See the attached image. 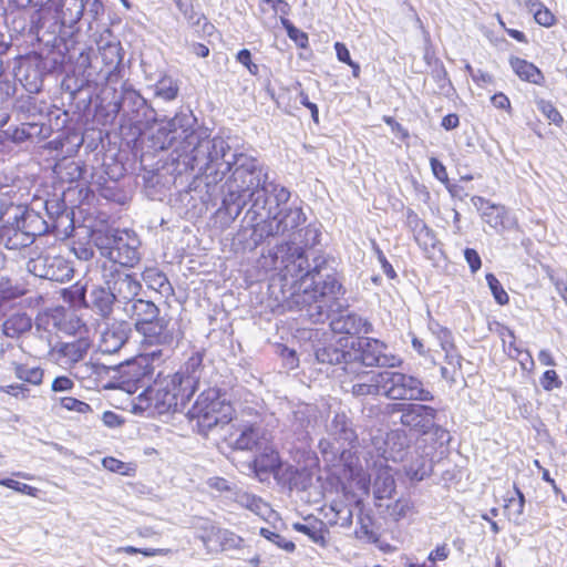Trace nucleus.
I'll return each instance as SVG.
<instances>
[{
	"label": "nucleus",
	"instance_id": "obj_1",
	"mask_svg": "<svg viewBox=\"0 0 567 567\" xmlns=\"http://www.w3.org/2000/svg\"><path fill=\"white\" fill-rule=\"evenodd\" d=\"M195 382L193 379H182L179 375L156 377L152 384L144 390V401L153 414H165L184 408L194 395Z\"/></svg>",
	"mask_w": 567,
	"mask_h": 567
},
{
	"label": "nucleus",
	"instance_id": "obj_2",
	"mask_svg": "<svg viewBox=\"0 0 567 567\" xmlns=\"http://www.w3.org/2000/svg\"><path fill=\"white\" fill-rule=\"evenodd\" d=\"M234 413L233 404L223 398L221 390L212 386L199 393L187 416L190 422H195L197 432L206 435L215 426L228 424Z\"/></svg>",
	"mask_w": 567,
	"mask_h": 567
},
{
	"label": "nucleus",
	"instance_id": "obj_3",
	"mask_svg": "<svg viewBox=\"0 0 567 567\" xmlns=\"http://www.w3.org/2000/svg\"><path fill=\"white\" fill-rule=\"evenodd\" d=\"M344 293L341 282L334 276H327L322 281L312 282L301 291H295L289 301L290 310H308L316 306V312L322 313L324 307Z\"/></svg>",
	"mask_w": 567,
	"mask_h": 567
},
{
	"label": "nucleus",
	"instance_id": "obj_4",
	"mask_svg": "<svg viewBox=\"0 0 567 567\" xmlns=\"http://www.w3.org/2000/svg\"><path fill=\"white\" fill-rule=\"evenodd\" d=\"M249 467L252 471L255 477H257L260 482H266L271 476L277 480H281L279 473L282 467V460L279 451L270 440H265L264 445L255 454L254 458L249 463ZM300 476L309 477V475L306 474L303 470H299L292 465L287 466L282 474V478L287 481L290 487L297 486V477Z\"/></svg>",
	"mask_w": 567,
	"mask_h": 567
},
{
	"label": "nucleus",
	"instance_id": "obj_5",
	"mask_svg": "<svg viewBox=\"0 0 567 567\" xmlns=\"http://www.w3.org/2000/svg\"><path fill=\"white\" fill-rule=\"evenodd\" d=\"M195 538L208 555L241 550L246 546L240 535L209 519H204L195 527Z\"/></svg>",
	"mask_w": 567,
	"mask_h": 567
},
{
	"label": "nucleus",
	"instance_id": "obj_6",
	"mask_svg": "<svg viewBox=\"0 0 567 567\" xmlns=\"http://www.w3.org/2000/svg\"><path fill=\"white\" fill-rule=\"evenodd\" d=\"M382 394L392 400L432 401L433 394L423 388L421 380L402 372H379Z\"/></svg>",
	"mask_w": 567,
	"mask_h": 567
},
{
	"label": "nucleus",
	"instance_id": "obj_7",
	"mask_svg": "<svg viewBox=\"0 0 567 567\" xmlns=\"http://www.w3.org/2000/svg\"><path fill=\"white\" fill-rule=\"evenodd\" d=\"M12 372L20 383L0 385V392L16 399L29 398L30 386H39L44 380V370L40 365L30 367L23 362H12Z\"/></svg>",
	"mask_w": 567,
	"mask_h": 567
},
{
	"label": "nucleus",
	"instance_id": "obj_8",
	"mask_svg": "<svg viewBox=\"0 0 567 567\" xmlns=\"http://www.w3.org/2000/svg\"><path fill=\"white\" fill-rule=\"evenodd\" d=\"M74 333H78L79 337L70 342H62L56 346V354L59 359L68 365H74L84 359L87 351L91 348V340L89 337V330L85 323L81 322V320L72 315L69 319Z\"/></svg>",
	"mask_w": 567,
	"mask_h": 567
},
{
	"label": "nucleus",
	"instance_id": "obj_9",
	"mask_svg": "<svg viewBox=\"0 0 567 567\" xmlns=\"http://www.w3.org/2000/svg\"><path fill=\"white\" fill-rule=\"evenodd\" d=\"M386 344L373 338H360L358 340V352L360 361L367 367L389 365L400 367L402 359L398 357H386L383 352Z\"/></svg>",
	"mask_w": 567,
	"mask_h": 567
},
{
	"label": "nucleus",
	"instance_id": "obj_10",
	"mask_svg": "<svg viewBox=\"0 0 567 567\" xmlns=\"http://www.w3.org/2000/svg\"><path fill=\"white\" fill-rule=\"evenodd\" d=\"M157 315V307L151 301H144V346L162 344L171 339L168 321Z\"/></svg>",
	"mask_w": 567,
	"mask_h": 567
},
{
	"label": "nucleus",
	"instance_id": "obj_11",
	"mask_svg": "<svg viewBox=\"0 0 567 567\" xmlns=\"http://www.w3.org/2000/svg\"><path fill=\"white\" fill-rule=\"evenodd\" d=\"M436 416V410L429 405L408 403L401 415L402 425L424 430L429 427Z\"/></svg>",
	"mask_w": 567,
	"mask_h": 567
},
{
	"label": "nucleus",
	"instance_id": "obj_12",
	"mask_svg": "<svg viewBox=\"0 0 567 567\" xmlns=\"http://www.w3.org/2000/svg\"><path fill=\"white\" fill-rule=\"evenodd\" d=\"M509 66L514 74L522 81L537 86L546 85L544 72L533 62L512 55L508 59Z\"/></svg>",
	"mask_w": 567,
	"mask_h": 567
},
{
	"label": "nucleus",
	"instance_id": "obj_13",
	"mask_svg": "<svg viewBox=\"0 0 567 567\" xmlns=\"http://www.w3.org/2000/svg\"><path fill=\"white\" fill-rule=\"evenodd\" d=\"M307 523H293V530L309 537L315 544L326 547L328 545L329 528L327 524L317 517H306Z\"/></svg>",
	"mask_w": 567,
	"mask_h": 567
},
{
	"label": "nucleus",
	"instance_id": "obj_14",
	"mask_svg": "<svg viewBox=\"0 0 567 567\" xmlns=\"http://www.w3.org/2000/svg\"><path fill=\"white\" fill-rule=\"evenodd\" d=\"M525 496L516 483L513 485V491L508 492L504 497L503 512L508 520L518 523V519L524 513Z\"/></svg>",
	"mask_w": 567,
	"mask_h": 567
},
{
	"label": "nucleus",
	"instance_id": "obj_15",
	"mask_svg": "<svg viewBox=\"0 0 567 567\" xmlns=\"http://www.w3.org/2000/svg\"><path fill=\"white\" fill-rule=\"evenodd\" d=\"M32 328V319L24 312L9 316L2 324L3 334L8 338H19Z\"/></svg>",
	"mask_w": 567,
	"mask_h": 567
},
{
	"label": "nucleus",
	"instance_id": "obj_16",
	"mask_svg": "<svg viewBox=\"0 0 567 567\" xmlns=\"http://www.w3.org/2000/svg\"><path fill=\"white\" fill-rule=\"evenodd\" d=\"M289 216L290 214L287 212H279L275 216L264 220L261 225V236L265 235L266 237H274L285 235L292 230L296 225L288 223Z\"/></svg>",
	"mask_w": 567,
	"mask_h": 567
},
{
	"label": "nucleus",
	"instance_id": "obj_17",
	"mask_svg": "<svg viewBox=\"0 0 567 567\" xmlns=\"http://www.w3.org/2000/svg\"><path fill=\"white\" fill-rule=\"evenodd\" d=\"M264 433L254 424L245 425L235 441V449L240 451H251L256 447H261Z\"/></svg>",
	"mask_w": 567,
	"mask_h": 567
},
{
	"label": "nucleus",
	"instance_id": "obj_18",
	"mask_svg": "<svg viewBox=\"0 0 567 567\" xmlns=\"http://www.w3.org/2000/svg\"><path fill=\"white\" fill-rule=\"evenodd\" d=\"M204 353L203 352H194L184 363L179 371L175 372L173 375H179L182 379H193L195 382L194 393L197 391L199 386V371L203 367Z\"/></svg>",
	"mask_w": 567,
	"mask_h": 567
},
{
	"label": "nucleus",
	"instance_id": "obj_19",
	"mask_svg": "<svg viewBox=\"0 0 567 567\" xmlns=\"http://www.w3.org/2000/svg\"><path fill=\"white\" fill-rule=\"evenodd\" d=\"M93 307L96 308L102 317H109L112 312L113 303L115 300V296L104 289V288H97L93 291Z\"/></svg>",
	"mask_w": 567,
	"mask_h": 567
},
{
	"label": "nucleus",
	"instance_id": "obj_20",
	"mask_svg": "<svg viewBox=\"0 0 567 567\" xmlns=\"http://www.w3.org/2000/svg\"><path fill=\"white\" fill-rule=\"evenodd\" d=\"M505 216V207L496 204H488L482 213L483 220L494 229L504 228Z\"/></svg>",
	"mask_w": 567,
	"mask_h": 567
},
{
	"label": "nucleus",
	"instance_id": "obj_21",
	"mask_svg": "<svg viewBox=\"0 0 567 567\" xmlns=\"http://www.w3.org/2000/svg\"><path fill=\"white\" fill-rule=\"evenodd\" d=\"M535 103L538 111L547 118L550 124H554L557 127L563 126L565 122L564 116L551 101L540 97L536 99Z\"/></svg>",
	"mask_w": 567,
	"mask_h": 567
},
{
	"label": "nucleus",
	"instance_id": "obj_22",
	"mask_svg": "<svg viewBox=\"0 0 567 567\" xmlns=\"http://www.w3.org/2000/svg\"><path fill=\"white\" fill-rule=\"evenodd\" d=\"M124 343V339L121 333L106 329L101 337L100 349L103 353H114Z\"/></svg>",
	"mask_w": 567,
	"mask_h": 567
},
{
	"label": "nucleus",
	"instance_id": "obj_23",
	"mask_svg": "<svg viewBox=\"0 0 567 567\" xmlns=\"http://www.w3.org/2000/svg\"><path fill=\"white\" fill-rule=\"evenodd\" d=\"M102 465L105 470H107L110 472L117 473L121 475H126V476L134 475L137 470L136 464L124 463L113 456H105L102 460Z\"/></svg>",
	"mask_w": 567,
	"mask_h": 567
},
{
	"label": "nucleus",
	"instance_id": "obj_24",
	"mask_svg": "<svg viewBox=\"0 0 567 567\" xmlns=\"http://www.w3.org/2000/svg\"><path fill=\"white\" fill-rule=\"evenodd\" d=\"M413 238L417 246L424 251L434 249L439 243L435 233L427 225L416 231Z\"/></svg>",
	"mask_w": 567,
	"mask_h": 567
},
{
	"label": "nucleus",
	"instance_id": "obj_25",
	"mask_svg": "<svg viewBox=\"0 0 567 567\" xmlns=\"http://www.w3.org/2000/svg\"><path fill=\"white\" fill-rule=\"evenodd\" d=\"M237 503L241 507L249 509L257 515H261L267 507V504L261 499V497L250 493L239 494L237 496Z\"/></svg>",
	"mask_w": 567,
	"mask_h": 567
},
{
	"label": "nucleus",
	"instance_id": "obj_26",
	"mask_svg": "<svg viewBox=\"0 0 567 567\" xmlns=\"http://www.w3.org/2000/svg\"><path fill=\"white\" fill-rule=\"evenodd\" d=\"M281 24L286 29L287 34L290 40H292L296 45L300 49H307L309 45V37L308 34L295 27L288 18L281 17Z\"/></svg>",
	"mask_w": 567,
	"mask_h": 567
},
{
	"label": "nucleus",
	"instance_id": "obj_27",
	"mask_svg": "<svg viewBox=\"0 0 567 567\" xmlns=\"http://www.w3.org/2000/svg\"><path fill=\"white\" fill-rule=\"evenodd\" d=\"M381 393L379 373L373 374L369 383H357L352 386V394L355 396L379 395Z\"/></svg>",
	"mask_w": 567,
	"mask_h": 567
},
{
	"label": "nucleus",
	"instance_id": "obj_28",
	"mask_svg": "<svg viewBox=\"0 0 567 567\" xmlns=\"http://www.w3.org/2000/svg\"><path fill=\"white\" fill-rule=\"evenodd\" d=\"M485 279H486L487 285L493 293L495 301L501 306L507 305L509 302V296L506 292V290L503 288L499 280L495 277V275L487 274L485 276Z\"/></svg>",
	"mask_w": 567,
	"mask_h": 567
},
{
	"label": "nucleus",
	"instance_id": "obj_29",
	"mask_svg": "<svg viewBox=\"0 0 567 567\" xmlns=\"http://www.w3.org/2000/svg\"><path fill=\"white\" fill-rule=\"evenodd\" d=\"M259 534L266 538L267 540L274 543L279 548L286 550L287 553H293L296 550V545L292 540H289L281 536L278 533H275L268 528H260Z\"/></svg>",
	"mask_w": 567,
	"mask_h": 567
},
{
	"label": "nucleus",
	"instance_id": "obj_30",
	"mask_svg": "<svg viewBox=\"0 0 567 567\" xmlns=\"http://www.w3.org/2000/svg\"><path fill=\"white\" fill-rule=\"evenodd\" d=\"M156 94L166 101H172L178 94V85L172 79H161L156 84Z\"/></svg>",
	"mask_w": 567,
	"mask_h": 567
},
{
	"label": "nucleus",
	"instance_id": "obj_31",
	"mask_svg": "<svg viewBox=\"0 0 567 567\" xmlns=\"http://www.w3.org/2000/svg\"><path fill=\"white\" fill-rule=\"evenodd\" d=\"M60 405L66 411H72L80 414H87L92 412V408L89 403L73 396L61 398Z\"/></svg>",
	"mask_w": 567,
	"mask_h": 567
},
{
	"label": "nucleus",
	"instance_id": "obj_32",
	"mask_svg": "<svg viewBox=\"0 0 567 567\" xmlns=\"http://www.w3.org/2000/svg\"><path fill=\"white\" fill-rule=\"evenodd\" d=\"M0 485L8 487L10 489H13L18 493L31 496V497H38L39 492H40L39 488H37L34 486H31V485H28L24 483H20L12 478H1Z\"/></svg>",
	"mask_w": 567,
	"mask_h": 567
},
{
	"label": "nucleus",
	"instance_id": "obj_33",
	"mask_svg": "<svg viewBox=\"0 0 567 567\" xmlns=\"http://www.w3.org/2000/svg\"><path fill=\"white\" fill-rule=\"evenodd\" d=\"M540 385L545 391H553L559 389L563 385L557 372L553 369L546 370L540 377Z\"/></svg>",
	"mask_w": 567,
	"mask_h": 567
},
{
	"label": "nucleus",
	"instance_id": "obj_34",
	"mask_svg": "<svg viewBox=\"0 0 567 567\" xmlns=\"http://www.w3.org/2000/svg\"><path fill=\"white\" fill-rule=\"evenodd\" d=\"M236 61L243 64L251 75H258L259 66L252 62V55L248 49L239 50L236 54Z\"/></svg>",
	"mask_w": 567,
	"mask_h": 567
},
{
	"label": "nucleus",
	"instance_id": "obj_35",
	"mask_svg": "<svg viewBox=\"0 0 567 567\" xmlns=\"http://www.w3.org/2000/svg\"><path fill=\"white\" fill-rule=\"evenodd\" d=\"M355 537L367 543L378 544L380 536L373 530L370 524L361 523L359 528L355 530Z\"/></svg>",
	"mask_w": 567,
	"mask_h": 567
},
{
	"label": "nucleus",
	"instance_id": "obj_36",
	"mask_svg": "<svg viewBox=\"0 0 567 567\" xmlns=\"http://www.w3.org/2000/svg\"><path fill=\"white\" fill-rule=\"evenodd\" d=\"M533 19L536 24L547 29L554 27L557 23V17L548 7L544 8Z\"/></svg>",
	"mask_w": 567,
	"mask_h": 567
},
{
	"label": "nucleus",
	"instance_id": "obj_37",
	"mask_svg": "<svg viewBox=\"0 0 567 567\" xmlns=\"http://www.w3.org/2000/svg\"><path fill=\"white\" fill-rule=\"evenodd\" d=\"M405 225L406 227L412 231L414 235L416 231H419L421 228H423L425 225H427L416 212H414L411 208L406 209L405 213Z\"/></svg>",
	"mask_w": 567,
	"mask_h": 567
},
{
	"label": "nucleus",
	"instance_id": "obj_38",
	"mask_svg": "<svg viewBox=\"0 0 567 567\" xmlns=\"http://www.w3.org/2000/svg\"><path fill=\"white\" fill-rule=\"evenodd\" d=\"M491 102H492L493 106L496 107L497 110L505 111L508 114H511L513 112L511 100L503 92H497V93L493 94L491 97Z\"/></svg>",
	"mask_w": 567,
	"mask_h": 567
},
{
	"label": "nucleus",
	"instance_id": "obj_39",
	"mask_svg": "<svg viewBox=\"0 0 567 567\" xmlns=\"http://www.w3.org/2000/svg\"><path fill=\"white\" fill-rule=\"evenodd\" d=\"M496 17H497V22H498L499 27L507 33L508 37H511L512 39H514L515 41H517L519 43H523V44L528 43V38L523 31L517 30V29L507 28L502 16L497 14Z\"/></svg>",
	"mask_w": 567,
	"mask_h": 567
},
{
	"label": "nucleus",
	"instance_id": "obj_40",
	"mask_svg": "<svg viewBox=\"0 0 567 567\" xmlns=\"http://www.w3.org/2000/svg\"><path fill=\"white\" fill-rule=\"evenodd\" d=\"M430 165L435 178H437L443 184H446L449 182V174L445 165L442 162H440L436 157L430 158Z\"/></svg>",
	"mask_w": 567,
	"mask_h": 567
},
{
	"label": "nucleus",
	"instance_id": "obj_41",
	"mask_svg": "<svg viewBox=\"0 0 567 567\" xmlns=\"http://www.w3.org/2000/svg\"><path fill=\"white\" fill-rule=\"evenodd\" d=\"M383 121L386 125H389L392 130V132L399 136L400 140L406 141L410 137L409 131L400 124L398 121H395L392 116H384Z\"/></svg>",
	"mask_w": 567,
	"mask_h": 567
},
{
	"label": "nucleus",
	"instance_id": "obj_42",
	"mask_svg": "<svg viewBox=\"0 0 567 567\" xmlns=\"http://www.w3.org/2000/svg\"><path fill=\"white\" fill-rule=\"evenodd\" d=\"M73 388L74 381L66 375L56 377L51 384V390L53 392L71 391Z\"/></svg>",
	"mask_w": 567,
	"mask_h": 567
},
{
	"label": "nucleus",
	"instance_id": "obj_43",
	"mask_svg": "<svg viewBox=\"0 0 567 567\" xmlns=\"http://www.w3.org/2000/svg\"><path fill=\"white\" fill-rule=\"evenodd\" d=\"M464 257L472 272H476L482 267V260L478 252L473 248L464 250Z\"/></svg>",
	"mask_w": 567,
	"mask_h": 567
},
{
	"label": "nucleus",
	"instance_id": "obj_44",
	"mask_svg": "<svg viewBox=\"0 0 567 567\" xmlns=\"http://www.w3.org/2000/svg\"><path fill=\"white\" fill-rule=\"evenodd\" d=\"M449 555H450V548H449L447 544H441V545H437L435 547V549L429 554L427 559L433 565H435V563L439 560H445L449 557Z\"/></svg>",
	"mask_w": 567,
	"mask_h": 567
},
{
	"label": "nucleus",
	"instance_id": "obj_45",
	"mask_svg": "<svg viewBox=\"0 0 567 567\" xmlns=\"http://www.w3.org/2000/svg\"><path fill=\"white\" fill-rule=\"evenodd\" d=\"M280 355L282 359H285L290 364V368L298 367L299 359H298L296 350L281 344L280 346Z\"/></svg>",
	"mask_w": 567,
	"mask_h": 567
},
{
	"label": "nucleus",
	"instance_id": "obj_46",
	"mask_svg": "<svg viewBox=\"0 0 567 567\" xmlns=\"http://www.w3.org/2000/svg\"><path fill=\"white\" fill-rule=\"evenodd\" d=\"M333 48L336 50L337 59L340 62H342L344 64H349L351 61H353L351 59V55H350V52H349L347 45L343 42H336Z\"/></svg>",
	"mask_w": 567,
	"mask_h": 567
},
{
	"label": "nucleus",
	"instance_id": "obj_47",
	"mask_svg": "<svg viewBox=\"0 0 567 567\" xmlns=\"http://www.w3.org/2000/svg\"><path fill=\"white\" fill-rule=\"evenodd\" d=\"M103 423L109 427H116L123 423V420L113 411H105L102 415Z\"/></svg>",
	"mask_w": 567,
	"mask_h": 567
},
{
	"label": "nucleus",
	"instance_id": "obj_48",
	"mask_svg": "<svg viewBox=\"0 0 567 567\" xmlns=\"http://www.w3.org/2000/svg\"><path fill=\"white\" fill-rule=\"evenodd\" d=\"M524 7L526 11L534 18L547 6H545V3L542 0H524Z\"/></svg>",
	"mask_w": 567,
	"mask_h": 567
},
{
	"label": "nucleus",
	"instance_id": "obj_49",
	"mask_svg": "<svg viewBox=\"0 0 567 567\" xmlns=\"http://www.w3.org/2000/svg\"><path fill=\"white\" fill-rule=\"evenodd\" d=\"M472 80L476 85L482 86V85L493 83L494 78L488 72L478 70V71H476L475 74H472Z\"/></svg>",
	"mask_w": 567,
	"mask_h": 567
},
{
	"label": "nucleus",
	"instance_id": "obj_50",
	"mask_svg": "<svg viewBox=\"0 0 567 567\" xmlns=\"http://www.w3.org/2000/svg\"><path fill=\"white\" fill-rule=\"evenodd\" d=\"M441 125L446 130H454L460 125V117L455 113H450L442 118Z\"/></svg>",
	"mask_w": 567,
	"mask_h": 567
},
{
	"label": "nucleus",
	"instance_id": "obj_51",
	"mask_svg": "<svg viewBox=\"0 0 567 567\" xmlns=\"http://www.w3.org/2000/svg\"><path fill=\"white\" fill-rule=\"evenodd\" d=\"M538 361L546 367H554L556 364L553 353L547 349H543L538 352Z\"/></svg>",
	"mask_w": 567,
	"mask_h": 567
},
{
	"label": "nucleus",
	"instance_id": "obj_52",
	"mask_svg": "<svg viewBox=\"0 0 567 567\" xmlns=\"http://www.w3.org/2000/svg\"><path fill=\"white\" fill-rule=\"evenodd\" d=\"M410 509V506L406 502L396 501L393 505V514L395 515V519H400L405 516L406 512Z\"/></svg>",
	"mask_w": 567,
	"mask_h": 567
},
{
	"label": "nucleus",
	"instance_id": "obj_53",
	"mask_svg": "<svg viewBox=\"0 0 567 567\" xmlns=\"http://www.w3.org/2000/svg\"><path fill=\"white\" fill-rule=\"evenodd\" d=\"M534 464H535L536 467H538L542 471V478L545 482L549 483L553 486L555 492H558L559 489H558V487L556 485L555 480L551 478V476L549 474V471L547 468H545V467H542L538 460H535Z\"/></svg>",
	"mask_w": 567,
	"mask_h": 567
},
{
	"label": "nucleus",
	"instance_id": "obj_54",
	"mask_svg": "<svg viewBox=\"0 0 567 567\" xmlns=\"http://www.w3.org/2000/svg\"><path fill=\"white\" fill-rule=\"evenodd\" d=\"M192 52L198 58H207L209 55V48L204 43H193Z\"/></svg>",
	"mask_w": 567,
	"mask_h": 567
},
{
	"label": "nucleus",
	"instance_id": "obj_55",
	"mask_svg": "<svg viewBox=\"0 0 567 567\" xmlns=\"http://www.w3.org/2000/svg\"><path fill=\"white\" fill-rule=\"evenodd\" d=\"M272 9L276 12L280 13V18L281 17L287 18L291 10L290 4L286 0L277 1V4L272 6Z\"/></svg>",
	"mask_w": 567,
	"mask_h": 567
},
{
	"label": "nucleus",
	"instance_id": "obj_56",
	"mask_svg": "<svg viewBox=\"0 0 567 567\" xmlns=\"http://www.w3.org/2000/svg\"><path fill=\"white\" fill-rule=\"evenodd\" d=\"M161 355H162V351L161 350H154L152 352L144 351L143 358H144V362H146V364L144 365V377H146L147 374H152L153 373L152 371L147 370L148 361L150 360L153 361L155 357L161 358Z\"/></svg>",
	"mask_w": 567,
	"mask_h": 567
},
{
	"label": "nucleus",
	"instance_id": "obj_57",
	"mask_svg": "<svg viewBox=\"0 0 567 567\" xmlns=\"http://www.w3.org/2000/svg\"><path fill=\"white\" fill-rule=\"evenodd\" d=\"M379 260H380L382 268H383L384 272L386 274V276L390 278H394L396 276V274H395L392 265L388 261V259L385 258V256L382 252H380Z\"/></svg>",
	"mask_w": 567,
	"mask_h": 567
},
{
	"label": "nucleus",
	"instance_id": "obj_58",
	"mask_svg": "<svg viewBox=\"0 0 567 567\" xmlns=\"http://www.w3.org/2000/svg\"><path fill=\"white\" fill-rule=\"evenodd\" d=\"M408 405V403H392L386 406V413L393 414L396 412H404V408Z\"/></svg>",
	"mask_w": 567,
	"mask_h": 567
},
{
	"label": "nucleus",
	"instance_id": "obj_59",
	"mask_svg": "<svg viewBox=\"0 0 567 567\" xmlns=\"http://www.w3.org/2000/svg\"><path fill=\"white\" fill-rule=\"evenodd\" d=\"M246 175H248L250 177V181H249V184L246 186V187H241L238 192L241 193L243 195L245 194H249V195H252L254 193V187H252V176H254V173L252 172H249V171H245L244 172Z\"/></svg>",
	"mask_w": 567,
	"mask_h": 567
},
{
	"label": "nucleus",
	"instance_id": "obj_60",
	"mask_svg": "<svg viewBox=\"0 0 567 567\" xmlns=\"http://www.w3.org/2000/svg\"><path fill=\"white\" fill-rule=\"evenodd\" d=\"M306 107L310 111L313 122L316 124H318L319 123V110H318L317 104L310 102Z\"/></svg>",
	"mask_w": 567,
	"mask_h": 567
},
{
	"label": "nucleus",
	"instance_id": "obj_61",
	"mask_svg": "<svg viewBox=\"0 0 567 567\" xmlns=\"http://www.w3.org/2000/svg\"><path fill=\"white\" fill-rule=\"evenodd\" d=\"M348 65L351 68L352 76L354 79H359L361 74L360 64L358 62L351 61Z\"/></svg>",
	"mask_w": 567,
	"mask_h": 567
},
{
	"label": "nucleus",
	"instance_id": "obj_62",
	"mask_svg": "<svg viewBox=\"0 0 567 567\" xmlns=\"http://www.w3.org/2000/svg\"><path fill=\"white\" fill-rule=\"evenodd\" d=\"M412 346H413L414 350H416L420 354L423 355L425 353L423 342L420 339L413 338Z\"/></svg>",
	"mask_w": 567,
	"mask_h": 567
},
{
	"label": "nucleus",
	"instance_id": "obj_63",
	"mask_svg": "<svg viewBox=\"0 0 567 567\" xmlns=\"http://www.w3.org/2000/svg\"><path fill=\"white\" fill-rule=\"evenodd\" d=\"M299 97H300V103L305 107L310 103L309 96H308V94L303 90L300 91Z\"/></svg>",
	"mask_w": 567,
	"mask_h": 567
},
{
	"label": "nucleus",
	"instance_id": "obj_64",
	"mask_svg": "<svg viewBox=\"0 0 567 567\" xmlns=\"http://www.w3.org/2000/svg\"><path fill=\"white\" fill-rule=\"evenodd\" d=\"M489 526H491L492 532L495 535L501 532V527L498 526V524L495 520H489Z\"/></svg>",
	"mask_w": 567,
	"mask_h": 567
}]
</instances>
